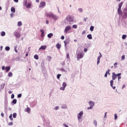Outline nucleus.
I'll use <instances>...</instances> for the list:
<instances>
[{
  "label": "nucleus",
  "instance_id": "f257e3e1",
  "mask_svg": "<svg viewBox=\"0 0 127 127\" xmlns=\"http://www.w3.org/2000/svg\"><path fill=\"white\" fill-rule=\"evenodd\" d=\"M46 16H47V17H49L50 18H53V19H54L55 20H57L58 19V16L51 12L47 13L46 14Z\"/></svg>",
  "mask_w": 127,
  "mask_h": 127
},
{
  "label": "nucleus",
  "instance_id": "f03ea898",
  "mask_svg": "<svg viewBox=\"0 0 127 127\" xmlns=\"http://www.w3.org/2000/svg\"><path fill=\"white\" fill-rule=\"evenodd\" d=\"M65 19L67 21H69V24H71V22H73L74 21V16L70 15H68Z\"/></svg>",
  "mask_w": 127,
  "mask_h": 127
},
{
  "label": "nucleus",
  "instance_id": "7ed1b4c3",
  "mask_svg": "<svg viewBox=\"0 0 127 127\" xmlns=\"http://www.w3.org/2000/svg\"><path fill=\"white\" fill-rule=\"evenodd\" d=\"M84 55H85V54L83 53V52H81L77 54V60H80V59H82V58L84 57Z\"/></svg>",
  "mask_w": 127,
  "mask_h": 127
},
{
  "label": "nucleus",
  "instance_id": "20e7f679",
  "mask_svg": "<svg viewBox=\"0 0 127 127\" xmlns=\"http://www.w3.org/2000/svg\"><path fill=\"white\" fill-rule=\"evenodd\" d=\"M45 5H46V3L44 1H42L40 3L39 7H40V8L44 7V6H45Z\"/></svg>",
  "mask_w": 127,
  "mask_h": 127
},
{
  "label": "nucleus",
  "instance_id": "39448f33",
  "mask_svg": "<svg viewBox=\"0 0 127 127\" xmlns=\"http://www.w3.org/2000/svg\"><path fill=\"white\" fill-rule=\"evenodd\" d=\"M82 116H83V111L80 112L78 115H77V118L78 120L80 121L81 119H82Z\"/></svg>",
  "mask_w": 127,
  "mask_h": 127
},
{
  "label": "nucleus",
  "instance_id": "423d86ee",
  "mask_svg": "<svg viewBox=\"0 0 127 127\" xmlns=\"http://www.w3.org/2000/svg\"><path fill=\"white\" fill-rule=\"evenodd\" d=\"M70 29H71V26H66L64 29V32H65V33H67V32H68V31L70 30Z\"/></svg>",
  "mask_w": 127,
  "mask_h": 127
},
{
  "label": "nucleus",
  "instance_id": "0eeeda50",
  "mask_svg": "<svg viewBox=\"0 0 127 127\" xmlns=\"http://www.w3.org/2000/svg\"><path fill=\"white\" fill-rule=\"evenodd\" d=\"M14 35H15L16 38H20V36H21L20 33H19L17 32H15L14 33Z\"/></svg>",
  "mask_w": 127,
  "mask_h": 127
},
{
  "label": "nucleus",
  "instance_id": "6e6552de",
  "mask_svg": "<svg viewBox=\"0 0 127 127\" xmlns=\"http://www.w3.org/2000/svg\"><path fill=\"white\" fill-rule=\"evenodd\" d=\"M70 43V40L68 39H66L65 40V41H64V46L66 47V45H68V44H69V43Z\"/></svg>",
  "mask_w": 127,
  "mask_h": 127
},
{
  "label": "nucleus",
  "instance_id": "1a4fd4ad",
  "mask_svg": "<svg viewBox=\"0 0 127 127\" xmlns=\"http://www.w3.org/2000/svg\"><path fill=\"white\" fill-rule=\"evenodd\" d=\"M47 48V46L46 45L41 46V47L39 48V50H45Z\"/></svg>",
  "mask_w": 127,
  "mask_h": 127
},
{
  "label": "nucleus",
  "instance_id": "9d476101",
  "mask_svg": "<svg viewBox=\"0 0 127 127\" xmlns=\"http://www.w3.org/2000/svg\"><path fill=\"white\" fill-rule=\"evenodd\" d=\"M117 74H116L115 72L112 73V80H115V79H117Z\"/></svg>",
  "mask_w": 127,
  "mask_h": 127
},
{
  "label": "nucleus",
  "instance_id": "9b49d317",
  "mask_svg": "<svg viewBox=\"0 0 127 127\" xmlns=\"http://www.w3.org/2000/svg\"><path fill=\"white\" fill-rule=\"evenodd\" d=\"M89 104L91 107H92V108L94 107V106H95V103H94L93 101H89Z\"/></svg>",
  "mask_w": 127,
  "mask_h": 127
},
{
  "label": "nucleus",
  "instance_id": "f8f14e48",
  "mask_svg": "<svg viewBox=\"0 0 127 127\" xmlns=\"http://www.w3.org/2000/svg\"><path fill=\"white\" fill-rule=\"evenodd\" d=\"M26 7L27 8H30L31 7V3L29 2L27 3V5H26Z\"/></svg>",
  "mask_w": 127,
  "mask_h": 127
},
{
  "label": "nucleus",
  "instance_id": "ddd939ff",
  "mask_svg": "<svg viewBox=\"0 0 127 127\" xmlns=\"http://www.w3.org/2000/svg\"><path fill=\"white\" fill-rule=\"evenodd\" d=\"M30 108L29 107H27V108H26L25 109V111L27 112V113H28V114H29V113H30Z\"/></svg>",
  "mask_w": 127,
  "mask_h": 127
},
{
  "label": "nucleus",
  "instance_id": "4468645a",
  "mask_svg": "<svg viewBox=\"0 0 127 127\" xmlns=\"http://www.w3.org/2000/svg\"><path fill=\"white\" fill-rule=\"evenodd\" d=\"M40 31L41 32V33H42L41 35V37H44V30L41 29Z\"/></svg>",
  "mask_w": 127,
  "mask_h": 127
},
{
  "label": "nucleus",
  "instance_id": "2eb2a0df",
  "mask_svg": "<svg viewBox=\"0 0 127 127\" xmlns=\"http://www.w3.org/2000/svg\"><path fill=\"white\" fill-rule=\"evenodd\" d=\"M5 69L6 72H8L9 70H10V66H6Z\"/></svg>",
  "mask_w": 127,
  "mask_h": 127
},
{
  "label": "nucleus",
  "instance_id": "dca6fc26",
  "mask_svg": "<svg viewBox=\"0 0 127 127\" xmlns=\"http://www.w3.org/2000/svg\"><path fill=\"white\" fill-rule=\"evenodd\" d=\"M56 47H57V48H58V49H60V48H61V44H59V43H58L56 45Z\"/></svg>",
  "mask_w": 127,
  "mask_h": 127
},
{
  "label": "nucleus",
  "instance_id": "f3484780",
  "mask_svg": "<svg viewBox=\"0 0 127 127\" xmlns=\"http://www.w3.org/2000/svg\"><path fill=\"white\" fill-rule=\"evenodd\" d=\"M87 38H88V39H92L93 37H92V34H89L87 36Z\"/></svg>",
  "mask_w": 127,
  "mask_h": 127
},
{
  "label": "nucleus",
  "instance_id": "a211bd4d",
  "mask_svg": "<svg viewBox=\"0 0 127 127\" xmlns=\"http://www.w3.org/2000/svg\"><path fill=\"white\" fill-rule=\"evenodd\" d=\"M23 4L24 6H26V4H27V0H24L23 1Z\"/></svg>",
  "mask_w": 127,
  "mask_h": 127
},
{
  "label": "nucleus",
  "instance_id": "6ab92c4d",
  "mask_svg": "<svg viewBox=\"0 0 127 127\" xmlns=\"http://www.w3.org/2000/svg\"><path fill=\"white\" fill-rule=\"evenodd\" d=\"M124 17L125 18H127V10L124 11Z\"/></svg>",
  "mask_w": 127,
  "mask_h": 127
},
{
  "label": "nucleus",
  "instance_id": "aec40b11",
  "mask_svg": "<svg viewBox=\"0 0 127 127\" xmlns=\"http://www.w3.org/2000/svg\"><path fill=\"white\" fill-rule=\"evenodd\" d=\"M11 11L12 12H15V8L14 7H11Z\"/></svg>",
  "mask_w": 127,
  "mask_h": 127
},
{
  "label": "nucleus",
  "instance_id": "412c9836",
  "mask_svg": "<svg viewBox=\"0 0 127 127\" xmlns=\"http://www.w3.org/2000/svg\"><path fill=\"white\" fill-rule=\"evenodd\" d=\"M5 50L6 51H9V50H10V48L8 46H7L5 48Z\"/></svg>",
  "mask_w": 127,
  "mask_h": 127
},
{
  "label": "nucleus",
  "instance_id": "4be33fe9",
  "mask_svg": "<svg viewBox=\"0 0 127 127\" xmlns=\"http://www.w3.org/2000/svg\"><path fill=\"white\" fill-rule=\"evenodd\" d=\"M34 58H35V59H36V60H38L39 59V57H38V55H35L34 56Z\"/></svg>",
  "mask_w": 127,
  "mask_h": 127
},
{
  "label": "nucleus",
  "instance_id": "5701e85b",
  "mask_svg": "<svg viewBox=\"0 0 127 127\" xmlns=\"http://www.w3.org/2000/svg\"><path fill=\"white\" fill-rule=\"evenodd\" d=\"M52 36H53V34H52V33H50L48 35V37L49 38H51V37H52Z\"/></svg>",
  "mask_w": 127,
  "mask_h": 127
},
{
  "label": "nucleus",
  "instance_id": "b1692460",
  "mask_svg": "<svg viewBox=\"0 0 127 127\" xmlns=\"http://www.w3.org/2000/svg\"><path fill=\"white\" fill-rule=\"evenodd\" d=\"M17 25L18 26H21L22 25V23L21 22V21H19L17 23Z\"/></svg>",
  "mask_w": 127,
  "mask_h": 127
},
{
  "label": "nucleus",
  "instance_id": "393cba45",
  "mask_svg": "<svg viewBox=\"0 0 127 127\" xmlns=\"http://www.w3.org/2000/svg\"><path fill=\"white\" fill-rule=\"evenodd\" d=\"M110 72H111V69H108L107 70V71L106 72V73L107 74H108L109 75H111V73H110Z\"/></svg>",
  "mask_w": 127,
  "mask_h": 127
},
{
  "label": "nucleus",
  "instance_id": "a878e982",
  "mask_svg": "<svg viewBox=\"0 0 127 127\" xmlns=\"http://www.w3.org/2000/svg\"><path fill=\"white\" fill-rule=\"evenodd\" d=\"M8 77H12V72H11V71H10V72L8 73Z\"/></svg>",
  "mask_w": 127,
  "mask_h": 127
},
{
  "label": "nucleus",
  "instance_id": "bb28decb",
  "mask_svg": "<svg viewBox=\"0 0 127 127\" xmlns=\"http://www.w3.org/2000/svg\"><path fill=\"white\" fill-rule=\"evenodd\" d=\"M94 26H91L90 28V31H94Z\"/></svg>",
  "mask_w": 127,
  "mask_h": 127
},
{
  "label": "nucleus",
  "instance_id": "cd10ccee",
  "mask_svg": "<svg viewBox=\"0 0 127 127\" xmlns=\"http://www.w3.org/2000/svg\"><path fill=\"white\" fill-rule=\"evenodd\" d=\"M113 84H114V80H111L110 81V86H111V87H113Z\"/></svg>",
  "mask_w": 127,
  "mask_h": 127
},
{
  "label": "nucleus",
  "instance_id": "c85d7f7f",
  "mask_svg": "<svg viewBox=\"0 0 127 127\" xmlns=\"http://www.w3.org/2000/svg\"><path fill=\"white\" fill-rule=\"evenodd\" d=\"M93 124L95 127H97L98 123H97V121L94 120Z\"/></svg>",
  "mask_w": 127,
  "mask_h": 127
},
{
  "label": "nucleus",
  "instance_id": "c756f323",
  "mask_svg": "<svg viewBox=\"0 0 127 127\" xmlns=\"http://www.w3.org/2000/svg\"><path fill=\"white\" fill-rule=\"evenodd\" d=\"M4 89V84L2 83L1 84V90H3Z\"/></svg>",
  "mask_w": 127,
  "mask_h": 127
},
{
  "label": "nucleus",
  "instance_id": "7c9ffc66",
  "mask_svg": "<svg viewBox=\"0 0 127 127\" xmlns=\"http://www.w3.org/2000/svg\"><path fill=\"white\" fill-rule=\"evenodd\" d=\"M9 118L10 119V121H13V118H12V114H11L9 116Z\"/></svg>",
  "mask_w": 127,
  "mask_h": 127
},
{
  "label": "nucleus",
  "instance_id": "2f4dec72",
  "mask_svg": "<svg viewBox=\"0 0 127 127\" xmlns=\"http://www.w3.org/2000/svg\"><path fill=\"white\" fill-rule=\"evenodd\" d=\"M17 100H16V99H13V100H12V103L13 104H16V103H17Z\"/></svg>",
  "mask_w": 127,
  "mask_h": 127
},
{
  "label": "nucleus",
  "instance_id": "473e14b6",
  "mask_svg": "<svg viewBox=\"0 0 127 127\" xmlns=\"http://www.w3.org/2000/svg\"><path fill=\"white\" fill-rule=\"evenodd\" d=\"M118 12L120 15H122V14H123V11H122V10L118 11Z\"/></svg>",
  "mask_w": 127,
  "mask_h": 127
},
{
  "label": "nucleus",
  "instance_id": "72a5a7b5",
  "mask_svg": "<svg viewBox=\"0 0 127 127\" xmlns=\"http://www.w3.org/2000/svg\"><path fill=\"white\" fill-rule=\"evenodd\" d=\"M66 58L67 59L70 60V55L69 54V53L66 54Z\"/></svg>",
  "mask_w": 127,
  "mask_h": 127
},
{
  "label": "nucleus",
  "instance_id": "f704fd0d",
  "mask_svg": "<svg viewBox=\"0 0 127 127\" xmlns=\"http://www.w3.org/2000/svg\"><path fill=\"white\" fill-rule=\"evenodd\" d=\"M1 36H4L5 35V32L2 31L0 33Z\"/></svg>",
  "mask_w": 127,
  "mask_h": 127
},
{
  "label": "nucleus",
  "instance_id": "c9c22d12",
  "mask_svg": "<svg viewBox=\"0 0 127 127\" xmlns=\"http://www.w3.org/2000/svg\"><path fill=\"white\" fill-rule=\"evenodd\" d=\"M126 38H127V35H123L122 36V39H126Z\"/></svg>",
  "mask_w": 127,
  "mask_h": 127
},
{
  "label": "nucleus",
  "instance_id": "e433bc0d",
  "mask_svg": "<svg viewBox=\"0 0 127 127\" xmlns=\"http://www.w3.org/2000/svg\"><path fill=\"white\" fill-rule=\"evenodd\" d=\"M62 109H67V106H66V105H63L62 107Z\"/></svg>",
  "mask_w": 127,
  "mask_h": 127
},
{
  "label": "nucleus",
  "instance_id": "4c0bfd02",
  "mask_svg": "<svg viewBox=\"0 0 127 127\" xmlns=\"http://www.w3.org/2000/svg\"><path fill=\"white\" fill-rule=\"evenodd\" d=\"M60 71H62V72H66V70L63 68H60Z\"/></svg>",
  "mask_w": 127,
  "mask_h": 127
},
{
  "label": "nucleus",
  "instance_id": "58836bf2",
  "mask_svg": "<svg viewBox=\"0 0 127 127\" xmlns=\"http://www.w3.org/2000/svg\"><path fill=\"white\" fill-rule=\"evenodd\" d=\"M62 75L60 74H58L57 75V78L59 80V79H60V77H61Z\"/></svg>",
  "mask_w": 127,
  "mask_h": 127
},
{
  "label": "nucleus",
  "instance_id": "ea45409f",
  "mask_svg": "<svg viewBox=\"0 0 127 127\" xmlns=\"http://www.w3.org/2000/svg\"><path fill=\"white\" fill-rule=\"evenodd\" d=\"M77 25H72V28H75V29H76V28H77Z\"/></svg>",
  "mask_w": 127,
  "mask_h": 127
},
{
  "label": "nucleus",
  "instance_id": "a19ab883",
  "mask_svg": "<svg viewBox=\"0 0 127 127\" xmlns=\"http://www.w3.org/2000/svg\"><path fill=\"white\" fill-rule=\"evenodd\" d=\"M78 11H79V12H83V9L81 8H79L78 9Z\"/></svg>",
  "mask_w": 127,
  "mask_h": 127
},
{
  "label": "nucleus",
  "instance_id": "79ce46f5",
  "mask_svg": "<svg viewBox=\"0 0 127 127\" xmlns=\"http://www.w3.org/2000/svg\"><path fill=\"white\" fill-rule=\"evenodd\" d=\"M125 58H126V56L125 55H123L122 56L121 60H125Z\"/></svg>",
  "mask_w": 127,
  "mask_h": 127
},
{
  "label": "nucleus",
  "instance_id": "37998d69",
  "mask_svg": "<svg viewBox=\"0 0 127 127\" xmlns=\"http://www.w3.org/2000/svg\"><path fill=\"white\" fill-rule=\"evenodd\" d=\"M115 117V120H117L118 119V115L117 114H115L114 115Z\"/></svg>",
  "mask_w": 127,
  "mask_h": 127
},
{
  "label": "nucleus",
  "instance_id": "c03bdc74",
  "mask_svg": "<svg viewBox=\"0 0 127 127\" xmlns=\"http://www.w3.org/2000/svg\"><path fill=\"white\" fill-rule=\"evenodd\" d=\"M63 86L65 88L66 86H67V84L65 82H64L63 83Z\"/></svg>",
  "mask_w": 127,
  "mask_h": 127
},
{
  "label": "nucleus",
  "instance_id": "a18cd8bd",
  "mask_svg": "<svg viewBox=\"0 0 127 127\" xmlns=\"http://www.w3.org/2000/svg\"><path fill=\"white\" fill-rule=\"evenodd\" d=\"M13 117L14 118V119H15V118H16V113H13Z\"/></svg>",
  "mask_w": 127,
  "mask_h": 127
},
{
  "label": "nucleus",
  "instance_id": "49530a36",
  "mask_svg": "<svg viewBox=\"0 0 127 127\" xmlns=\"http://www.w3.org/2000/svg\"><path fill=\"white\" fill-rule=\"evenodd\" d=\"M122 5H123V2H121L119 4V7L122 8Z\"/></svg>",
  "mask_w": 127,
  "mask_h": 127
},
{
  "label": "nucleus",
  "instance_id": "de8ad7c7",
  "mask_svg": "<svg viewBox=\"0 0 127 127\" xmlns=\"http://www.w3.org/2000/svg\"><path fill=\"white\" fill-rule=\"evenodd\" d=\"M48 58H49V61H51L52 58L51 56H48Z\"/></svg>",
  "mask_w": 127,
  "mask_h": 127
},
{
  "label": "nucleus",
  "instance_id": "09e8293b",
  "mask_svg": "<svg viewBox=\"0 0 127 127\" xmlns=\"http://www.w3.org/2000/svg\"><path fill=\"white\" fill-rule=\"evenodd\" d=\"M8 126H12L13 125V123L12 122H10L8 123Z\"/></svg>",
  "mask_w": 127,
  "mask_h": 127
},
{
  "label": "nucleus",
  "instance_id": "8fccbe9b",
  "mask_svg": "<svg viewBox=\"0 0 127 127\" xmlns=\"http://www.w3.org/2000/svg\"><path fill=\"white\" fill-rule=\"evenodd\" d=\"M125 88H126V84H124L122 86V89L123 90V89H125Z\"/></svg>",
  "mask_w": 127,
  "mask_h": 127
},
{
  "label": "nucleus",
  "instance_id": "3c124183",
  "mask_svg": "<svg viewBox=\"0 0 127 127\" xmlns=\"http://www.w3.org/2000/svg\"><path fill=\"white\" fill-rule=\"evenodd\" d=\"M59 109V107L58 106H56V107H55V110L56 111H57V110H58Z\"/></svg>",
  "mask_w": 127,
  "mask_h": 127
},
{
  "label": "nucleus",
  "instance_id": "603ef678",
  "mask_svg": "<svg viewBox=\"0 0 127 127\" xmlns=\"http://www.w3.org/2000/svg\"><path fill=\"white\" fill-rule=\"evenodd\" d=\"M116 75H117V77H119L121 76V75H122V73H118Z\"/></svg>",
  "mask_w": 127,
  "mask_h": 127
},
{
  "label": "nucleus",
  "instance_id": "864d4df0",
  "mask_svg": "<svg viewBox=\"0 0 127 127\" xmlns=\"http://www.w3.org/2000/svg\"><path fill=\"white\" fill-rule=\"evenodd\" d=\"M85 33H86V31L83 30V31H82V35H84V34H85Z\"/></svg>",
  "mask_w": 127,
  "mask_h": 127
},
{
  "label": "nucleus",
  "instance_id": "5fc2aeb1",
  "mask_svg": "<svg viewBox=\"0 0 127 127\" xmlns=\"http://www.w3.org/2000/svg\"><path fill=\"white\" fill-rule=\"evenodd\" d=\"M11 99H14V94H12L11 95Z\"/></svg>",
  "mask_w": 127,
  "mask_h": 127
},
{
  "label": "nucleus",
  "instance_id": "6e6d98bb",
  "mask_svg": "<svg viewBox=\"0 0 127 127\" xmlns=\"http://www.w3.org/2000/svg\"><path fill=\"white\" fill-rule=\"evenodd\" d=\"M21 94H19L17 96L18 98H21Z\"/></svg>",
  "mask_w": 127,
  "mask_h": 127
},
{
  "label": "nucleus",
  "instance_id": "4d7b16f0",
  "mask_svg": "<svg viewBox=\"0 0 127 127\" xmlns=\"http://www.w3.org/2000/svg\"><path fill=\"white\" fill-rule=\"evenodd\" d=\"M14 51L16 52V53H17V52H18V51H17V50L16 49V47L14 48Z\"/></svg>",
  "mask_w": 127,
  "mask_h": 127
},
{
  "label": "nucleus",
  "instance_id": "13d9d810",
  "mask_svg": "<svg viewBox=\"0 0 127 127\" xmlns=\"http://www.w3.org/2000/svg\"><path fill=\"white\" fill-rule=\"evenodd\" d=\"M88 110H91V109H93V107L92 106H90L89 107L87 108Z\"/></svg>",
  "mask_w": 127,
  "mask_h": 127
},
{
  "label": "nucleus",
  "instance_id": "bf43d9fd",
  "mask_svg": "<svg viewBox=\"0 0 127 127\" xmlns=\"http://www.w3.org/2000/svg\"><path fill=\"white\" fill-rule=\"evenodd\" d=\"M87 19H88V17H87L84 18V20L85 22H86V21H87Z\"/></svg>",
  "mask_w": 127,
  "mask_h": 127
},
{
  "label": "nucleus",
  "instance_id": "052dcab7",
  "mask_svg": "<svg viewBox=\"0 0 127 127\" xmlns=\"http://www.w3.org/2000/svg\"><path fill=\"white\" fill-rule=\"evenodd\" d=\"M60 89L61 90H63V91H64V90H65V88L64 87H62L60 88Z\"/></svg>",
  "mask_w": 127,
  "mask_h": 127
},
{
  "label": "nucleus",
  "instance_id": "680f3d73",
  "mask_svg": "<svg viewBox=\"0 0 127 127\" xmlns=\"http://www.w3.org/2000/svg\"><path fill=\"white\" fill-rule=\"evenodd\" d=\"M1 116L2 118H3L4 117V114H3V113H1Z\"/></svg>",
  "mask_w": 127,
  "mask_h": 127
},
{
  "label": "nucleus",
  "instance_id": "e2e57ef3",
  "mask_svg": "<svg viewBox=\"0 0 127 127\" xmlns=\"http://www.w3.org/2000/svg\"><path fill=\"white\" fill-rule=\"evenodd\" d=\"M65 38V37H64V36H63L61 37V39H62V40H64V39Z\"/></svg>",
  "mask_w": 127,
  "mask_h": 127
},
{
  "label": "nucleus",
  "instance_id": "0e129e2a",
  "mask_svg": "<svg viewBox=\"0 0 127 127\" xmlns=\"http://www.w3.org/2000/svg\"><path fill=\"white\" fill-rule=\"evenodd\" d=\"M118 81H120V79H122V76H118Z\"/></svg>",
  "mask_w": 127,
  "mask_h": 127
},
{
  "label": "nucleus",
  "instance_id": "69168bd1",
  "mask_svg": "<svg viewBox=\"0 0 127 127\" xmlns=\"http://www.w3.org/2000/svg\"><path fill=\"white\" fill-rule=\"evenodd\" d=\"M4 69H5V66H2V70H4Z\"/></svg>",
  "mask_w": 127,
  "mask_h": 127
},
{
  "label": "nucleus",
  "instance_id": "338daca9",
  "mask_svg": "<svg viewBox=\"0 0 127 127\" xmlns=\"http://www.w3.org/2000/svg\"><path fill=\"white\" fill-rule=\"evenodd\" d=\"M101 59V57L99 56L97 58V60H100Z\"/></svg>",
  "mask_w": 127,
  "mask_h": 127
},
{
  "label": "nucleus",
  "instance_id": "774afa93",
  "mask_svg": "<svg viewBox=\"0 0 127 127\" xmlns=\"http://www.w3.org/2000/svg\"><path fill=\"white\" fill-rule=\"evenodd\" d=\"M11 93H12V91H11V90H9L8 91V94H11Z\"/></svg>",
  "mask_w": 127,
  "mask_h": 127
}]
</instances>
